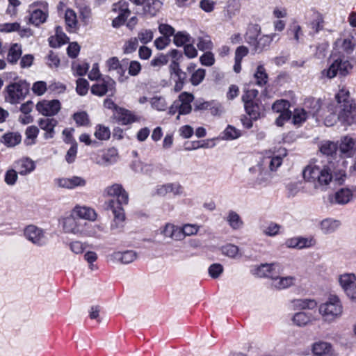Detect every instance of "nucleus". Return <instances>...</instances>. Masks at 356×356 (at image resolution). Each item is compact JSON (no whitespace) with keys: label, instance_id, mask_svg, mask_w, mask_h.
<instances>
[{"label":"nucleus","instance_id":"6e6d98bb","mask_svg":"<svg viewBox=\"0 0 356 356\" xmlns=\"http://www.w3.org/2000/svg\"><path fill=\"white\" fill-rule=\"evenodd\" d=\"M337 149V144L329 140L323 142L320 146L321 152L325 155H332Z\"/></svg>","mask_w":356,"mask_h":356},{"label":"nucleus","instance_id":"f704fd0d","mask_svg":"<svg viewBox=\"0 0 356 356\" xmlns=\"http://www.w3.org/2000/svg\"><path fill=\"white\" fill-rule=\"evenodd\" d=\"M22 141V136L18 132H8L2 137L3 143L8 147H13Z\"/></svg>","mask_w":356,"mask_h":356},{"label":"nucleus","instance_id":"37998d69","mask_svg":"<svg viewBox=\"0 0 356 356\" xmlns=\"http://www.w3.org/2000/svg\"><path fill=\"white\" fill-rule=\"evenodd\" d=\"M39 134V129L35 126H29L25 131L26 139L24 143L26 145H31L35 143V140Z\"/></svg>","mask_w":356,"mask_h":356},{"label":"nucleus","instance_id":"09e8293b","mask_svg":"<svg viewBox=\"0 0 356 356\" xmlns=\"http://www.w3.org/2000/svg\"><path fill=\"white\" fill-rule=\"evenodd\" d=\"M241 136V131L236 127L228 125L223 131V138L225 140H235Z\"/></svg>","mask_w":356,"mask_h":356},{"label":"nucleus","instance_id":"6ab92c4d","mask_svg":"<svg viewBox=\"0 0 356 356\" xmlns=\"http://www.w3.org/2000/svg\"><path fill=\"white\" fill-rule=\"evenodd\" d=\"M71 213L80 220L95 221L97 217V214L93 209L79 204L76 205Z\"/></svg>","mask_w":356,"mask_h":356},{"label":"nucleus","instance_id":"20e7f679","mask_svg":"<svg viewBox=\"0 0 356 356\" xmlns=\"http://www.w3.org/2000/svg\"><path fill=\"white\" fill-rule=\"evenodd\" d=\"M29 22L38 26L44 23L49 16V5L44 1H38L31 3L29 7Z\"/></svg>","mask_w":356,"mask_h":356},{"label":"nucleus","instance_id":"680f3d73","mask_svg":"<svg viewBox=\"0 0 356 356\" xmlns=\"http://www.w3.org/2000/svg\"><path fill=\"white\" fill-rule=\"evenodd\" d=\"M222 252L229 257L236 258L239 255V248L233 244H227L222 248Z\"/></svg>","mask_w":356,"mask_h":356},{"label":"nucleus","instance_id":"1a4fd4ad","mask_svg":"<svg viewBox=\"0 0 356 356\" xmlns=\"http://www.w3.org/2000/svg\"><path fill=\"white\" fill-rule=\"evenodd\" d=\"M24 234L26 238L35 245L42 246L47 243V237L44 231L35 225L26 226Z\"/></svg>","mask_w":356,"mask_h":356},{"label":"nucleus","instance_id":"f257e3e1","mask_svg":"<svg viewBox=\"0 0 356 356\" xmlns=\"http://www.w3.org/2000/svg\"><path fill=\"white\" fill-rule=\"evenodd\" d=\"M333 174L329 166L317 163H309L302 170L305 182L311 184L314 189L327 190L333 179Z\"/></svg>","mask_w":356,"mask_h":356},{"label":"nucleus","instance_id":"39448f33","mask_svg":"<svg viewBox=\"0 0 356 356\" xmlns=\"http://www.w3.org/2000/svg\"><path fill=\"white\" fill-rule=\"evenodd\" d=\"M29 91V86L24 82H17L8 85L6 89L5 100L12 104L24 99Z\"/></svg>","mask_w":356,"mask_h":356},{"label":"nucleus","instance_id":"c03bdc74","mask_svg":"<svg viewBox=\"0 0 356 356\" xmlns=\"http://www.w3.org/2000/svg\"><path fill=\"white\" fill-rule=\"evenodd\" d=\"M65 20L67 26L72 31L77 29V17L75 12L72 9H67L65 13Z\"/></svg>","mask_w":356,"mask_h":356},{"label":"nucleus","instance_id":"338daca9","mask_svg":"<svg viewBox=\"0 0 356 356\" xmlns=\"http://www.w3.org/2000/svg\"><path fill=\"white\" fill-rule=\"evenodd\" d=\"M205 70L200 68L195 70L191 75V82L193 86L199 85L205 77Z\"/></svg>","mask_w":356,"mask_h":356},{"label":"nucleus","instance_id":"c756f323","mask_svg":"<svg viewBox=\"0 0 356 356\" xmlns=\"http://www.w3.org/2000/svg\"><path fill=\"white\" fill-rule=\"evenodd\" d=\"M161 233L165 237H168L176 241L182 240V234L181 233L180 227L172 224H166L161 231Z\"/></svg>","mask_w":356,"mask_h":356},{"label":"nucleus","instance_id":"a19ab883","mask_svg":"<svg viewBox=\"0 0 356 356\" xmlns=\"http://www.w3.org/2000/svg\"><path fill=\"white\" fill-rule=\"evenodd\" d=\"M244 106L247 113L250 118L256 120L260 116L261 108L255 101L248 102V103L244 104Z\"/></svg>","mask_w":356,"mask_h":356},{"label":"nucleus","instance_id":"9b49d317","mask_svg":"<svg viewBox=\"0 0 356 356\" xmlns=\"http://www.w3.org/2000/svg\"><path fill=\"white\" fill-rule=\"evenodd\" d=\"M115 81L113 79L106 76L97 80V82L92 86L91 92L99 97L105 95L108 92L113 93L115 91Z\"/></svg>","mask_w":356,"mask_h":356},{"label":"nucleus","instance_id":"5701e85b","mask_svg":"<svg viewBox=\"0 0 356 356\" xmlns=\"http://www.w3.org/2000/svg\"><path fill=\"white\" fill-rule=\"evenodd\" d=\"M15 168L21 175H26L35 170V165L33 160L25 157L15 163Z\"/></svg>","mask_w":356,"mask_h":356},{"label":"nucleus","instance_id":"0eeeda50","mask_svg":"<svg viewBox=\"0 0 356 356\" xmlns=\"http://www.w3.org/2000/svg\"><path fill=\"white\" fill-rule=\"evenodd\" d=\"M63 230L65 233L72 234L81 237L84 221L76 218L72 213L60 220Z\"/></svg>","mask_w":356,"mask_h":356},{"label":"nucleus","instance_id":"b1692460","mask_svg":"<svg viewBox=\"0 0 356 356\" xmlns=\"http://www.w3.org/2000/svg\"><path fill=\"white\" fill-rule=\"evenodd\" d=\"M277 268L279 269V266L275 264H264L255 268L253 271L254 274L258 277H270L273 280L274 272L276 271Z\"/></svg>","mask_w":356,"mask_h":356},{"label":"nucleus","instance_id":"473e14b6","mask_svg":"<svg viewBox=\"0 0 356 356\" xmlns=\"http://www.w3.org/2000/svg\"><path fill=\"white\" fill-rule=\"evenodd\" d=\"M309 26L312 30L313 33H317L323 29L324 17L322 14L318 12H314L312 18L309 23Z\"/></svg>","mask_w":356,"mask_h":356},{"label":"nucleus","instance_id":"f8f14e48","mask_svg":"<svg viewBox=\"0 0 356 356\" xmlns=\"http://www.w3.org/2000/svg\"><path fill=\"white\" fill-rule=\"evenodd\" d=\"M340 153L346 157H352L356 152V138L343 136L339 145Z\"/></svg>","mask_w":356,"mask_h":356},{"label":"nucleus","instance_id":"ddd939ff","mask_svg":"<svg viewBox=\"0 0 356 356\" xmlns=\"http://www.w3.org/2000/svg\"><path fill=\"white\" fill-rule=\"evenodd\" d=\"M286 155L284 149H280V153L277 155H266L262 160V165L264 168L270 171H275L282 163V156Z\"/></svg>","mask_w":356,"mask_h":356},{"label":"nucleus","instance_id":"dca6fc26","mask_svg":"<svg viewBox=\"0 0 356 356\" xmlns=\"http://www.w3.org/2000/svg\"><path fill=\"white\" fill-rule=\"evenodd\" d=\"M316 321H317V317L311 312H298L291 317L293 324L299 327H306Z\"/></svg>","mask_w":356,"mask_h":356},{"label":"nucleus","instance_id":"aec40b11","mask_svg":"<svg viewBox=\"0 0 356 356\" xmlns=\"http://www.w3.org/2000/svg\"><path fill=\"white\" fill-rule=\"evenodd\" d=\"M103 232L104 229L100 225L84 222L81 238L92 237L100 238Z\"/></svg>","mask_w":356,"mask_h":356},{"label":"nucleus","instance_id":"79ce46f5","mask_svg":"<svg viewBox=\"0 0 356 356\" xmlns=\"http://www.w3.org/2000/svg\"><path fill=\"white\" fill-rule=\"evenodd\" d=\"M191 36L186 31H179L174 35L173 41L176 46L182 47L191 42Z\"/></svg>","mask_w":356,"mask_h":356},{"label":"nucleus","instance_id":"a878e982","mask_svg":"<svg viewBox=\"0 0 356 356\" xmlns=\"http://www.w3.org/2000/svg\"><path fill=\"white\" fill-rule=\"evenodd\" d=\"M69 40L68 37L62 31L60 26L56 28V33L49 38V43L51 47L57 48L66 44Z\"/></svg>","mask_w":356,"mask_h":356},{"label":"nucleus","instance_id":"6e6552de","mask_svg":"<svg viewBox=\"0 0 356 356\" xmlns=\"http://www.w3.org/2000/svg\"><path fill=\"white\" fill-rule=\"evenodd\" d=\"M339 285L346 295L352 300H356V275L353 273H345L338 277Z\"/></svg>","mask_w":356,"mask_h":356},{"label":"nucleus","instance_id":"72a5a7b5","mask_svg":"<svg viewBox=\"0 0 356 356\" xmlns=\"http://www.w3.org/2000/svg\"><path fill=\"white\" fill-rule=\"evenodd\" d=\"M113 257L122 264H127L133 262L136 259L137 254L133 250H127L115 252L113 254Z\"/></svg>","mask_w":356,"mask_h":356},{"label":"nucleus","instance_id":"2f4dec72","mask_svg":"<svg viewBox=\"0 0 356 356\" xmlns=\"http://www.w3.org/2000/svg\"><path fill=\"white\" fill-rule=\"evenodd\" d=\"M294 309L300 310L314 309L317 307V302L314 299H296L292 301Z\"/></svg>","mask_w":356,"mask_h":356},{"label":"nucleus","instance_id":"8fccbe9b","mask_svg":"<svg viewBox=\"0 0 356 356\" xmlns=\"http://www.w3.org/2000/svg\"><path fill=\"white\" fill-rule=\"evenodd\" d=\"M349 91L345 88L339 90V91L335 95V102L331 104H335V106L339 104H344L346 102H351L349 100Z\"/></svg>","mask_w":356,"mask_h":356},{"label":"nucleus","instance_id":"3c124183","mask_svg":"<svg viewBox=\"0 0 356 356\" xmlns=\"http://www.w3.org/2000/svg\"><path fill=\"white\" fill-rule=\"evenodd\" d=\"M70 250L75 254L83 253L86 249L87 244L81 241L75 240L68 243Z\"/></svg>","mask_w":356,"mask_h":356},{"label":"nucleus","instance_id":"f3484780","mask_svg":"<svg viewBox=\"0 0 356 356\" xmlns=\"http://www.w3.org/2000/svg\"><path fill=\"white\" fill-rule=\"evenodd\" d=\"M183 193V187L179 183H167L158 185L155 189V193L161 197H164L169 193L174 195H179Z\"/></svg>","mask_w":356,"mask_h":356},{"label":"nucleus","instance_id":"7ed1b4c3","mask_svg":"<svg viewBox=\"0 0 356 356\" xmlns=\"http://www.w3.org/2000/svg\"><path fill=\"white\" fill-rule=\"evenodd\" d=\"M318 312L323 320L332 323L339 318L343 314V306L339 298L335 295L330 296L327 300L318 307Z\"/></svg>","mask_w":356,"mask_h":356},{"label":"nucleus","instance_id":"4c0bfd02","mask_svg":"<svg viewBox=\"0 0 356 356\" xmlns=\"http://www.w3.org/2000/svg\"><path fill=\"white\" fill-rule=\"evenodd\" d=\"M336 107L335 104H330L327 106L329 114L325 116L324 120V123L327 127L334 125L339 120Z\"/></svg>","mask_w":356,"mask_h":356},{"label":"nucleus","instance_id":"9d476101","mask_svg":"<svg viewBox=\"0 0 356 356\" xmlns=\"http://www.w3.org/2000/svg\"><path fill=\"white\" fill-rule=\"evenodd\" d=\"M35 108L40 114L51 117L56 115L60 111L61 104L58 99H42L36 104Z\"/></svg>","mask_w":356,"mask_h":356},{"label":"nucleus","instance_id":"a211bd4d","mask_svg":"<svg viewBox=\"0 0 356 356\" xmlns=\"http://www.w3.org/2000/svg\"><path fill=\"white\" fill-rule=\"evenodd\" d=\"M119 159L118 152L115 148H109L101 156L95 158V162L103 166H108L115 163Z\"/></svg>","mask_w":356,"mask_h":356},{"label":"nucleus","instance_id":"2eb2a0df","mask_svg":"<svg viewBox=\"0 0 356 356\" xmlns=\"http://www.w3.org/2000/svg\"><path fill=\"white\" fill-rule=\"evenodd\" d=\"M313 356H334L333 346L327 341H318L312 345Z\"/></svg>","mask_w":356,"mask_h":356},{"label":"nucleus","instance_id":"f03ea898","mask_svg":"<svg viewBox=\"0 0 356 356\" xmlns=\"http://www.w3.org/2000/svg\"><path fill=\"white\" fill-rule=\"evenodd\" d=\"M104 193L108 197H116V200H110L108 204V208L112 210L114 215L115 225H111L112 229L118 228L120 224L124 222L125 219L123 205H126L129 202V195L121 184H114L106 187Z\"/></svg>","mask_w":356,"mask_h":356},{"label":"nucleus","instance_id":"0e129e2a","mask_svg":"<svg viewBox=\"0 0 356 356\" xmlns=\"http://www.w3.org/2000/svg\"><path fill=\"white\" fill-rule=\"evenodd\" d=\"M73 118L78 126H88L90 120L86 112H78L74 114Z\"/></svg>","mask_w":356,"mask_h":356},{"label":"nucleus","instance_id":"4be33fe9","mask_svg":"<svg viewBox=\"0 0 356 356\" xmlns=\"http://www.w3.org/2000/svg\"><path fill=\"white\" fill-rule=\"evenodd\" d=\"M57 120L54 118H41L38 121V125L41 129L45 131V139L52 138L54 135V128L57 125Z\"/></svg>","mask_w":356,"mask_h":356},{"label":"nucleus","instance_id":"864d4df0","mask_svg":"<svg viewBox=\"0 0 356 356\" xmlns=\"http://www.w3.org/2000/svg\"><path fill=\"white\" fill-rule=\"evenodd\" d=\"M98 255L94 251H88L84 254V259L88 264V268L91 270H97L99 268L95 262L97 260Z\"/></svg>","mask_w":356,"mask_h":356},{"label":"nucleus","instance_id":"c85d7f7f","mask_svg":"<svg viewBox=\"0 0 356 356\" xmlns=\"http://www.w3.org/2000/svg\"><path fill=\"white\" fill-rule=\"evenodd\" d=\"M290 103L284 99L276 101L272 106L273 111L280 113L284 118H290L291 111L289 110Z\"/></svg>","mask_w":356,"mask_h":356},{"label":"nucleus","instance_id":"393cba45","mask_svg":"<svg viewBox=\"0 0 356 356\" xmlns=\"http://www.w3.org/2000/svg\"><path fill=\"white\" fill-rule=\"evenodd\" d=\"M193 95L186 92L179 95V99L181 102L179 109V115L188 114L191 111L192 107L191 103L193 102Z\"/></svg>","mask_w":356,"mask_h":356},{"label":"nucleus","instance_id":"a18cd8bd","mask_svg":"<svg viewBox=\"0 0 356 356\" xmlns=\"http://www.w3.org/2000/svg\"><path fill=\"white\" fill-rule=\"evenodd\" d=\"M94 136L100 140H106L110 138L111 131L109 127L103 124H97L95 127Z\"/></svg>","mask_w":356,"mask_h":356},{"label":"nucleus","instance_id":"4468645a","mask_svg":"<svg viewBox=\"0 0 356 356\" xmlns=\"http://www.w3.org/2000/svg\"><path fill=\"white\" fill-rule=\"evenodd\" d=\"M113 117L122 125H127L139 120V118L129 110L120 108H116Z\"/></svg>","mask_w":356,"mask_h":356},{"label":"nucleus","instance_id":"58836bf2","mask_svg":"<svg viewBox=\"0 0 356 356\" xmlns=\"http://www.w3.org/2000/svg\"><path fill=\"white\" fill-rule=\"evenodd\" d=\"M226 220L229 226L234 229H240L243 224L240 216L234 211H229Z\"/></svg>","mask_w":356,"mask_h":356},{"label":"nucleus","instance_id":"e433bc0d","mask_svg":"<svg viewBox=\"0 0 356 356\" xmlns=\"http://www.w3.org/2000/svg\"><path fill=\"white\" fill-rule=\"evenodd\" d=\"M143 5L144 12L154 16L161 10L163 3L159 0H147Z\"/></svg>","mask_w":356,"mask_h":356},{"label":"nucleus","instance_id":"bb28decb","mask_svg":"<svg viewBox=\"0 0 356 356\" xmlns=\"http://www.w3.org/2000/svg\"><path fill=\"white\" fill-rule=\"evenodd\" d=\"M341 225V222L338 220L325 218L320 222V229L323 234H329L337 231Z\"/></svg>","mask_w":356,"mask_h":356},{"label":"nucleus","instance_id":"5fc2aeb1","mask_svg":"<svg viewBox=\"0 0 356 356\" xmlns=\"http://www.w3.org/2000/svg\"><path fill=\"white\" fill-rule=\"evenodd\" d=\"M275 39H279L278 35L276 33L263 35L257 41V47L264 49L268 47L270 42Z\"/></svg>","mask_w":356,"mask_h":356},{"label":"nucleus","instance_id":"423d86ee","mask_svg":"<svg viewBox=\"0 0 356 356\" xmlns=\"http://www.w3.org/2000/svg\"><path fill=\"white\" fill-rule=\"evenodd\" d=\"M338 120L344 126L356 124V106L352 102L339 104L337 107Z\"/></svg>","mask_w":356,"mask_h":356},{"label":"nucleus","instance_id":"49530a36","mask_svg":"<svg viewBox=\"0 0 356 356\" xmlns=\"http://www.w3.org/2000/svg\"><path fill=\"white\" fill-rule=\"evenodd\" d=\"M256 83L258 86H264L268 81V74L263 65H259L254 74Z\"/></svg>","mask_w":356,"mask_h":356},{"label":"nucleus","instance_id":"bf43d9fd","mask_svg":"<svg viewBox=\"0 0 356 356\" xmlns=\"http://www.w3.org/2000/svg\"><path fill=\"white\" fill-rule=\"evenodd\" d=\"M138 45V38H131L127 40L122 47L124 54H129L134 52Z\"/></svg>","mask_w":356,"mask_h":356},{"label":"nucleus","instance_id":"69168bd1","mask_svg":"<svg viewBox=\"0 0 356 356\" xmlns=\"http://www.w3.org/2000/svg\"><path fill=\"white\" fill-rule=\"evenodd\" d=\"M47 88L45 81H38L33 84L31 90L35 95L42 96L47 92Z\"/></svg>","mask_w":356,"mask_h":356},{"label":"nucleus","instance_id":"603ef678","mask_svg":"<svg viewBox=\"0 0 356 356\" xmlns=\"http://www.w3.org/2000/svg\"><path fill=\"white\" fill-rule=\"evenodd\" d=\"M337 67L339 68V72L342 76H346L353 69V65L348 60H343L342 59H336Z\"/></svg>","mask_w":356,"mask_h":356},{"label":"nucleus","instance_id":"4d7b16f0","mask_svg":"<svg viewBox=\"0 0 356 356\" xmlns=\"http://www.w3.org/2000/svg\"><path fill=\"white\" fill-rule=\"evenodd\" d=\"M72 70L74 74L83 76L86 74L88 70L89 65L86 62H74L72 64Z\"/></svg>","mask_w":356,"mask_h":356},{"label":"nucleus","instance_id":"e2e57ef3","mask_svg":"<svg viewBox=\"0 0 356 356\" xmlns=\"http://www.w3.org/2000/svg\"><path fill=\"white\" fill-rule=\"evenodd\" d=\"M154 33L150 29H143L138 33V41L143 44H147L152 40Z\"/></svg>","mask_w":356,"mask_h":356},{"label":"nucleus","instance_id":"de8ad7c7","mask_svg":"<svg viewBox=\"0 0 356 356\" xmlns=\"http://www.w3.org/2000/svg\"><path fill=\"white\" fill-rule=\"evenodd\" d=\"M152 107L157 111H163L167 108L168 104L162 96H154L149 100Z\"/></svg>","mask_w":356,"mask_h":356},{"label":"nucleus","instance_id":"cd10ccee","mask_svg":"<svg viewBox=\"0 0 356 356\" xmlns=\"http://www.w3.org/2000/svg\"><path fill=\"white\" fill-rule=\"evenodd\" d=\"M296 278L293 276L274 277L272 280V286L277 289H284L294 284Z\"/></svg>","mask_w":356,"mask_h":356},{"label":"nucleus","instance_id":"13d9d810","mask_svg":"<svg viewBox=\"0 0 356 356\" xmlns=\"http://www.w3.org/2000/svg\"><path fill=\"white\" fill-rule=\"evenodd\" d=\"M339 68L337 63L336 60H334L328 68L322 70L321 74L322 78L332 79L337 76Z\"/></svg>","mask_w":356,"mask_h":356},{"label":"nucleus","instance_id":"ea45409f","mask_svg":"<svg viewBox=\"0 0 356 356\" xmlns=\"http://www.w3.org/2000/svg\"><path fill=\"white\" fill-rule=\"evenodd\" d=\"M197 47L200 51H209L213 49V43L209 35H204L197 38Z\"/></svg>","mask_w":356,"mask_h":356},{"label":"nucleus","instance_id":"052dcab7","mask_svg":"<svg viewBox=\"0 0 356 356\" xmlns=\"http://www.w3.org/2000/svg\"><path fill=\"white\" fill-rule=\"evenodd\" d=\"M19 30V22H8L0 24V33H11L17 32Z\"/></svg>","mask_w":356,"mask_h":356},{"label":"nucleus","instance_id":"412c9836","mask_svg":"<svg viewBox=\"0 0 356 356\" xmlns=\"http://www.w3.org/2000/svg\"><path fill=\"white\" fill-rule=\"evenodd\" d=\"M353 195V192L350 189L343 188L331 196L330 200L332 203L346 204L351 200Z\"/></svg>","mask_w":356,"mask_h":356},{"label":"nucleus","instance_id":"c9c22d12","mask_svg":"<svg viewBox=\"0 0 356 356\" xmlns=\"http://www.w3.org/2000/svg\"><path fill=\"white\" fill-rule=\"evenodd\" d=\"M22 54V45L13 43L10 45L7 54V60L12 64L16 63Z\"/></svg>","mask_w":356,"mask_h":356},{"label":"nucleus","instance_id":"774afa93","mask_svg":"<svg viewBox=\"0 0 356 356\" xmlns=\"http://www.w3.org/2000/svg\"><path fill=\"white\" fill-rule=\"evenodd\" d=\"M308 113L302 108H297L294 111L293 121L296 124H301L308 118Z\"/></svg>","mask_w":356,"mask_h":356},{"label":"nucleus","instance_id":"7c9ffc66","mask_svg":"<svg viewBox=\"0 0 356 356\" xmlns=\"http://www.w3.org/2000/svg\"><path fill=\"white\" fill-rule=\"evenodd\" d=\"M106 65L109 71H116L120 75L118 78L120 82H123L127 79V77H124V70L118 58L112 57L109 58L106 62Z\"/></svg>","mask_w":356,"mask_h":356}]
</instances>
